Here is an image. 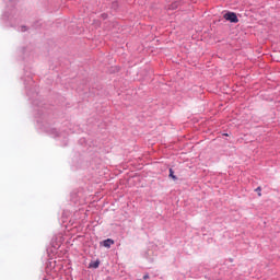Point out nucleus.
I'll return each mask as SVG.
<instances>
[{"instance_id": "8", "label": "nucleus", "mask_w": 280, "mask_h": 280, "mask_svg": "<svg viewBox=\"0 0 280 280\" xmlns=\"http://www.w3.org/2000/svg\"><path fill=\"white\" fill-rule=\"evenodd\" d=\"M22 32H25V27H22Z\"/></svg>"}, {"instance_id": "6", "label": "nucleus", "mask_w": 280, "mask_h": 280, "mask_svg": "<svg viewBox=\"0 0 280 280\" xmlns=\"http://www.w3.org/2000/svg\"><path fill=\"white\" fill-rule=\"evenodd\" d=\"M255 191H257V192H258V196L261 197V187H257V188L255 189Z\"/></svg>"}, {"instance_id": "5", "label": "nucleus", "mask_w": 280, "mask_h": 280, "mask_svg": "<svg viewBox=\"0 0 280 280\" xmlns=\"http://www.w3.org/2000/svg\"><path fill=\"white\" fill-rule=\"evenodd\" d=\"M170 177L173 178V180H176V175H174V170L170 168Z\"/></svg>"}, {"instance_id": "2", "label": "nucleus", "mask_w": 280, "mask_h": 280, "mask_svg": "<svg viewBox=\"0 0 280 280\" xmlns=\"http://www.w3.org/2000/svg\"><path fill=\"white\" fill-rule=\"evenodd\" d=\"M113 244H115V241H113L112 238H107L103 242V246L105 248H110V246H113Z\"/></svg>"}, {"instance_id": "1", "label": "nucleus", "mask_w": 280, "mask_h": 280, "mask_svg": "<svg viewBox=\"0 0 280 280\" xmlns=\"http://www.w3.org/2000/svg\"><path fill=\"white\" fill-rule=\"evenodd\" d=\"M225 21H230V23H240V19H237V14L233 12H229L224 14Z\"/></svg>"}, {"instance_id": "3", "label": "nucleus", "mask_w": 280, "mask_h": 280, "mask_svg": "<svg viewBox=\"0 0 280 280\" xmlns=\"http://www.w3.org/2000/svg\"><path fill=\"white\" fill-rule=\"evenodd\" d=\"M89 268H100V260L90 262Z\"/></svg>"}, {"instance_id": "4", "label": "nucleus", "mask_w": 280, "mask_h": 280, "mask_svg": "<svg viewBox=\"0 0 280 280\" xmlns=\"http://www.w3.org/2000/svg\"><path fill=\"white\" fill-rule=\"evenodd\" d=\"M176 8H178V2H174L173 4H171L168 10H176Z\"/></svg>"}, {"instance_id": "7", "label": "nucleus", "mask_w": 280, "mask_h": 280, "mask_svg": "<svg viewBox=\"0 0 280 280\" xmlns=\"http://www.w3.org/2000/svg\"><path fill=\"white\" fill-rule=\"evenodd\" d=\"M143 279H144V280H145V279H150V276L147 273V275L143 276Z\"/></svg>"}]
</instances>
